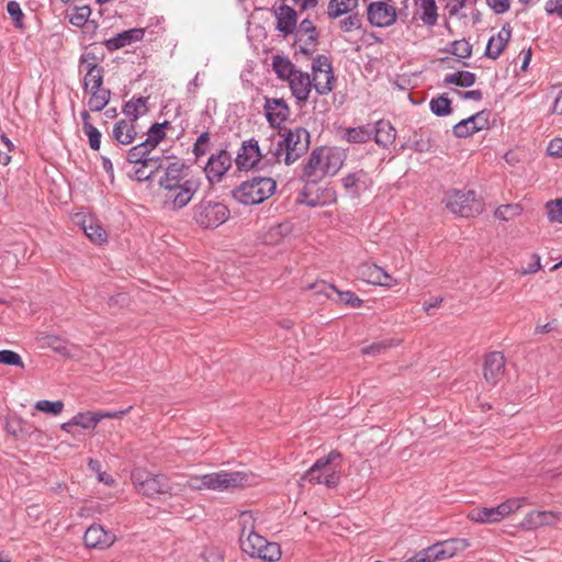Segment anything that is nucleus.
I'll return each mask as SVG.
<instances>
[{"mask_svg":"<svg viewBox=\"0 0 562 562\" xmlns=\"http://www.w3.org/2000/svg\"><path fill=\"white\" fill-rule=\"evenodd\" d=\"M165 191V203L173 210L184 207L200 188V180L189 177L184 164L170 162L159 180Z\"/></svg>","mask_w":562,"mask_h":562,"instance_id":"1","label":"nucleus"},{"mask_svg":"<svg viewBox=\"0 0 562 562\" xmlns=\"http://www.w3.org/2000/svg\"><path fill=\"white\" fill-rule=\"evenodd\" d=\"M346 154L338 147H318L314 149L303 169L307 182H317L325 176L336 175L344 165Z\"/></svg>","mask_w":562,"mask_h":562,"instance_id":"2","label":"nucleus"},{"mask_svg":"<svg viewBox=\"0 0 562 562\" xmlns=\"http://www.w3.org/2000/svg\"><path fill=\"white\" fill-rule=\"evenodd\" d=\"M272 69L282 81H286L292 95L299 104L305 103L313 89L311 75L299 69L288 57L274 55Z\"/></svg>","mask_w":562,"mask_h":562,"instance_id":"3","label":"nucleus"},{"mask_svg":"<svg viewBox=\"0 0 562 562\" xmlns=\"http://www.w3.org/2000/svg\"><path fill=\"white\" fill-rule=\"evenodd\" d=\"M341 454L333 450L327 456L322 457L301 476V481H306L314 485H325L328 488H335L339 485L341 479Z\"/></svg>","mask_w":562,"mask_h":562,"instance_id":"4","label":"nucleus"},{"mask_svg":"<svg viewBox=\"0 0 562 562\" xmlns=\"http://www.w3.org/2000/svg\"><path fill=\"white\" fill-rule=\"evenodd\" d=\"M276 188L277 183L272 178L256 177L237 187L233 191V196L246 205L259 204L270 198Z\"/></svg>","mask_w":562,"mask_h":562,"instance_id":"5","label":"nucleus"},{"mask_svg":"<svg viewBox=\"0 0 562 562\" xmlns=\"http://www.w3.org/2000/svg\"><path fill=\"white\" fill-rule=\"evenodd\" d=\"M131 480L138 493L149 498H158L161 495H171V485L167 476L154 474L144 468L132 471Z\"/></svg>","mask_w":562,"mask_h":562,"instance_id":"6","label":"nucleus"},{"mask_svg":"<svg viewBox=\"0 0 562 562\" xmlns=\"http://www.w3.org/2000/svg\"><path fill=\"white\" fill-rule=\"evenodd\" d=\"M258 484L259 476L250 471H218L209 473L207 490L224 492Z\"/></svg>","mask_w":562,"mask_h":562,"instance_id":"7","label":"nucleus"},{"mask_svg":"<svg viewBox=\"0 0 562 562\" xmlns=\"http://www.w3.org/2000/svg\"><path fill=\"white\" fill-rule=\"evenodd\" d=\"M470 547V542L463 538H452L437 542L413 555L409 562H441L456 557Z\"/></svg>","mask_w":562,"mask_h":562,"instance_id":"8","label":"nucleus"},{"mask_svg":"<svg viewBox=\"0 0 562 562\" xmlns=\"http://www.w3.org/2000/svg\"><path fill=\"white\" fill-rule=\"evenodd\" d=\"M446 207L461 217H474L483 211V203L474 191L451 190L443 200Z\"/></svg>","mask_w":562,"mask_h":562,"instance_id":"9","label":"nucleus"},{"mask_svg":"<svg viewBox=\"0 0 562 562\" xmlns=\"http://www.w3.org/2000/svg\"><path fill=\"white\" fill-rule=\"evenodd\" d=\"M241 550L251 558H258L266 562H276L281 559L282 551L277 542H269L258 532L243 538L240 541Z\"/></svg>","mask_w":562,"mask_h":562,"instance_id":"10","label":"nucleus"},{"mask_svg":"<svg viewBox=\"0 0 562 562\" xmlns=\"http://www.w3.org/2000/svg\"><path fill=\"white\" fill-rule=\"evenodd\" d=\"M312 85L319 95H326L334 90L335 76L331 63L325 55H317L312 61Z\"/></svg>","mask_w":562,"mask_h":562,"instance_id":"11","label":"nucleus"},{"mask_svg":"<svg viewBox=\"0 0 562 562\" xmlns=\"http://www.w3.org/2000/svg\"><path fill=\"white\" fill-rule=\"evenodd\" d=\"M228 209L220 202L203 201L195 210L196 223L206 228L217 227L228 218Z\"/></svg>","mask_w":562,"mask_h":562,"instance_id":"12","label":"nucleus"},{"mask_svg":"<svg viewBox=\"0 0 562 562\" xmlns=\"http://www.w3.org/2000/svg\"><path fill=\"white\" fill-rule=\"evenodd\" d=\"M398 16L402 18L403 12L397 11L389 1H373L367 8L368 21L375 27H389Z\"/></svg>","mask_w":562,"mask_h":562,"instance_id":"13","label":"nucleus"},{"mask_svg":"<svg viewBox=\"0 0 562 562\" xmlns=\"http://www.w3.org/2000/svg\"><path fill=\"white\" fill-rule=\"evenodd\" d=\"M282 140L285 146L284 164L290 166L308 149L310 133L303 127H297L293 131H289Z\"/></svg>","mask_w":562,"mask_h":562,"instance_id":"14","label":"nucleus"},{"mask_svg":"<svg viewBox=\"0 0 562 562\" xmlns=\"http://www.w3.org/2000/svg\"><path fill=\"white\" fill-rule=\"evenodd\" d=\"M506 359L499 351H493L484 357L483 378L490 386L497 385L505 375Z\"/></svg>","mask_w":562,"mask_h":562,"instance_id":"15","label":"nucleus"},{"mask_svg":"<svg viewBox=\"0 0 562 562\" xmlns=\"http://www.w3.org/2000/svg\"><path fill=\"white\" fill-rule=\"evenodd\" d=\"M116 541V536L101 525H91L83 535V543L89 549L105 550Z\"/></svg>","mask_w":562,"mask_h":562,"instance_id":"16","label":"nucleus"},{"mask_svg":"<svg viewBox=\"0 0 562 562\" xmlns=\"http://www.w3.org/2000/svg\"><path fill=\"white\" fill-rule=\"evenodd\" d=\"M232 165V156L227 150H220L210 156L204 171L211 183L220 182Z\"/></svg>","mask_w":562,"mask_h":562,"instance_id":"17","label":"nucleus"},{"mask_svg":"<svg viewBox=\"0 0 562 562\" xmlns=\"http://www.w3.org/2000/svg\"><path fill=\"white\" fill-rule=\"evenodd\" d=\"M262 157L263 155L261 154L258 142L250 138L243 143L237 153L235 162L239 170H250L259 164Z\"/></svg>","mask_w":562,"mask_h":562,"instance_id":"18","label":"nucleus"},{"mask_svg":"<svg viewBox=\"0 0 562 562\" xmlns=\"http://www.w3.org/2000/svg\"><path fill=\"white\" fill-rule=\"evenodd\" d=\"M263 111L272 127H279L290 116V108L282 98H266Z\"/></svg>","mask_w":562,"mask_h":562,"instance_id":"19","label":"nucleus"},{"mask_svg":"<svg viewBox=\"0 0 562 562\" xmlns=\"http://www.w3.org/2000/svg\"><path fill=\"white\" fill-rule=\"evenodd\" d=\"M488 125L487 113L484 111L477 112L468 119L461 120L453 126V134L457 137L463 138L473 135L486 128Z\"/></svg>","mask_w":562,"mask_h":562,"instance_id":"20","label":"nucleus"},{"mask_svg":"<svg viewBox=\"0 0 562 562\" xmlns=\"http://www.w3.org/2000/svg\"><path fill=\"white\" fill-rule=\"evenodd\" d=\"M296 43L300 45V52L304 55H311L314 52V47L318 37L315 25L308 19L303 20L300 25H296L294 31Z\"/></svg>","mask_w":562,"mask_h":562,"instance_id":"21","label":"nucleus"},{"mask_svg":"<svg viewBox=\"0 0 562 562\" xmlns=\"http://www.w3.org/2000/svg\"><path fill=\"white\" fill-rule=\"evenodd\" d=\"M102 420L101 411L97 412H80L76 414L68 422L60 425L61 430L74 434V427H81L82 429H94L97 425Z\"/></svg>","mask_w":562,"mask_h":562,"instance_id":"22","label":"nucleus"},{"mask_svg":"<svg viewBox=\"0 0 562 562\" xmlns=\"http://www.w3.org/2000/svg\"><path fill=\"white\" fill-rule=\"evenodd\" d=\"M359 273L366 282L374 285L392 288L397 284V281L392 276L375 265L361 266Z\"/></svg>","mask_w":562,"mask_h":562,"instance_id":"23","label":"nucleus"},{"mask_svg":"<svg viewBox=\"0 0 562 562\" xmlns=\"http://www.w3.org/2000/svg\"><path fill=\"white\" fill-rule=\"evenodd\" d=\"M274 15L277 19L276 27L283 36L294 33L297 24V14L293 8L283 4L274 11Z\"/></svg>","mask_w":562,"mask_h":562,"instance_id":"24","label":"nucleus"},{"mask_svg":"<svg viewBox=\"0 0 562 562\" xmlns=\"http://www.w3.org/2000/svg\"><path fill=\"white\" fill-rule=\"evenodd\" d=\"M558 519L555 513L550 510H531L521 520L520 527L525 530H533L542 526L551 525Z\"/></svg>","mask_w":562,"mask_h":562,"instance_id":"25","label":"nucleus"},{"mask_svg":"<svg viewBox=\"0 0 562 562\" xmlns=\"http://www.w3.org/2000/svg\"><path fill=\"white\" fill-rule=\"evenodd\" d=\"M144 29H131L105 41L104 45L109 50H116L144 37Z\"/></svg>","mask_w":562,"mask_h":562,"instance_id":"26","label":"nucleus"},{"mask_svg":"<svg viewBox=\"0 0 562 562\" xmlns=\"http://www.w3.org/2000/svg\"><path fill=\"white\" fill-rule=\"evenodd\" d=\"M112 136L121 145L132 144L137 136L135 123L126 119L117 121L113 126Z\"/></svg>","mask_w":562,"mask_h":562,"instance_id":"27","label":"nucleus"},{"mask_svg":"<svg viewBox=\"0 0 562 562\" xmlns=\"http://www.w3.org/2000/svg\"><path fill=\"white\" fill-rule=\"evenodd\" d=\"M512 36V31L507 26H503L502 30L494 36H492L486 45L485 55L488 58L496 59L506 47Z\"/></svg>","mask_w":562,"mask_h":562,"instance_id":"28","label":"nucleus"},{"mask_svg":"<svg viewBox=\"0 0 562 562\" xmlns=\"http://www.w3.org/2000/svg\"><path fill=\"white\" fill-rule=\"evenodd\" d=\"M292 225L288 222L271 227L266 234V245L274 246L292 241Z\"/></svg>","mask_w":562,"mask_h":562,"instance_id":"29","label":"nucleus"},{"mask_svg":"<svg viewBox=\"0 0 562 562\" xmlns=\"http://www.w3.org/2000/svg\"><path fill=\"white\" fill-rule=\"evenodd\" d=\"M372 131L374 132V140L379 146L386 148L395 142L396 131L387 121H378Z\"/></svg>","mask_w":562,"mask_h":562,"instance_id":"30","label":"nucleus"},{"mask_svg":"<svg viewBox=\"0 0 562 562\" xmlns=\"http://www.w3.org/2000/svg\"><path fill=\"white\" fill-rule=\"evenodd\" d=\"M527 504L526 497H512L501 503L499 505L493 507L496 514L497 522H501L505 518H508L516 512H518L521 507Z\"/></svg>","mask_w":562,"mask_h":562,"instance_id":"31","label":"nucleus"},{"mask_svg":"<svg viewBox=\"0 0 562 562\" xmlns=\"http://www.w3.org/2000/svg\"><path fill=\"white\" fill-rule=\"evenodd\" d=\"M318 291L324 292L326 296L330 297V294L326 292L323 288H328L331 291H335L338 294V300L345 304H348L352 307H358L361 305V300L351 291H338L335 285H326L325 282H316L305 286V290L318 289Z\"/></svg>","mask_w":562,"mask_h":562,"instance_id":"32","label":"nucleus"},{"mask_svg":"<svg viewBox=\"0 0 562 562\" xmlns=\"http://www.w3.org/2000/svg\"><path fill=\"white\" fill-rule=\"evenodd\" d=\"M92 11L89 5L75 7L69 15V22L76 27L92 26L93 31L98 29V23L90 20Z\"/></svg>","mask_w":562,"mask_h":562,"instance_id":"33","label":"nucleus"},{"mask_svg":"<svg viewBox=\"0 0 562 562\" xmlns=\"http://www.w3.org/2000/svg\"><path fill=\"white\" fill-rule=\"evenodd\" d=\"M147 102L148 98L145 97L133 98L124 104L123 113L128 117V121L135 123L148 112Z\"/></svg>","mask_w":562,"mask_h":562,"instance_id":"34","label":"nucleus"},{"mask_svg":"<svg viewBox=\"0 0 562 562\" xmlns=\"http://www.w3.org/2000/svg\"><path fill=\"white\" fill-rule=\"evenodd\" d=\"M359 4V0H329L327 15L336 20L342 15L351 13Z\"/></svg>","mask_w":562,"mask_h":562,"instance_id":"35","label":"nucleus"},{"mask_svg":"<svg viewBox=\"0 0 562 562\" xmlns=\"http://www.w3.org/2000/svg\"><path fill=\"white\" fill-rule=\"evenodd\" d=\"M237 524L239 526V541L245 537L256 533V516L254 512L245 510L239 513Z\"/></svg>","mask_w":562,"mask_h":562,"instance_id":"36","label":"nucleus"},{"mask_svg":"<svg viewBox=\"0 0 562 562\" xmlns=\"http://www.w3.org/2000/svg\"><path fill=\"white\" fill-rule=\"evenodd\" d=\"M90 98L88 100V106L90 111L99 112L102 111L111 99V91L105 88L90 90Z\"/></svg>","mask_w":562,"mask_h":562,"instance_id":"37","label":"nucleus"},{"mask_svg":"<svg viewBox=\"0 0 562 562\" xmlns=\"http://www.w3.org/2000/svg\"><path fill=\"white\" fill-rule=\"evenodd\" d=\"M467 518L476 524H497L493 507H474L467 514Z\"/></svg>","mask_w":562,"mask_h":562,"instance_id":"38","label":"nucleus"},{"mask_svg":"<svg viewBox=\"0 0 562 562\" xmlns=\"http://www.w3.org/2000/svg\"><path fill=\"white\" fill-rule=\"evenodd\" d=\"M82 231L91 243L101 245L106 241V233L104 228L92 218H89L88 223L86 221L83 222Z\"/></svg>","mask_w":562,"mask_h":562,"instance_id":"39","label":"nucleus"},{"mask_svg":"<svg viewBox=\"0 0 562 562\" xmlns=\"http://www.w3.org/2000/svg\"><path fill=\"white\" fill-rule=\"evenodd\" d=\"M418 5L422 9L420 20L428 26H434L437 23L438 14L435 0H418Z\"/></svg>","mask_w":562,"mask_h":562,"instance_id":"40","label":"nucleus"},{"mask_svg":"<svg viewBox=\"0 0 562 562\" xmlns=\"http://www.w3.org/2000/svg\"><path fill=\"white\" fill-rule=\"evenodd\" d=\"M153 148H149L145 142L132 147L126 156V160L134 166L142 164L153 153Z\"/></svg>","mask_w":562,"mask_h":562,"instance_id":"41","label":"nucleus"},{"mask_svg":"<svg viewBox=\"0 0 562 562\" xmlns=\"http://www.w3.org/2000/svg\"><path fill=\"white\" fill-rule=\"evenodd\" d=\"M169 125V122L164 123H155L147 132V138L144 140L149 148L154 150L159 145V143L165 138L166 133L165 128Z\"/></svg>","mask_w":562,"mask_h":562,"instance_id":"42","label":"nucleus"},{"mask_svg":"<svg viewBox=\"0 0 562 562\" xmlns=\"http://www.w3.org/2000/svg\"><path fill=\"white\" fill-rule=\"evenodd\" d=\"M373 131L366 126L347 128L345 139L348 143L362 144L371 139Z\"/></svg>","mask_w":562,"mask_h":562,"instance_id":"43","label":"nucleus"},{"mask_svg":"<svg viewBox=\"0 0 562 562\" xmlns=\"http://www.w3.org/2000/svg\"><path fill=\"white\" fill-rule=\"evenodd\" d=\"M445 83L459 87H471L475 82V75L470 71H457L445 77Z\"/></svg>","mask_w":562,"mask_h":562,"instance_id":"44","label":"nucleus"},{"mask_svg":"<svg viewBox=\"0 0 562 562\" xmlns=\"http://www.w3.org/2000/svg\"><path fill=\"white\" fill-rule=\"evenodd\" d=\"M401 342H402L401 339L391 338V339L374 342L368 347H364V348H362L361 352L363 355L378 356V355L383 353L385 350H387L390 348L400 346Z\"/></svg>","mask_w":562,"mask_h":562,"instance_id":"45","label":"nucleus"},{"mask_svg":"<svg viewBox=\"0 0 562 562\" xmlns=\"http://www.w3.org/2000/svg\"><path fill=\"white\" fill-rule=\"evenodd\" d=\"M103 69L99 65V57L92 52H85L79 59V72H91Z\"/></svg>","mask_w":562,"mask_h":562,"instance_id":"46","label":"nucleus"},{"mask_svg":"<svg viewBox=\"0 0 562 562\" xmlns=\"http://www.w3.org/2000/svg\"><path fill=\"white\" fill-rule=\"evenodd\" d=\"M366 179L367 173L363 170H358L342 178V184L347 190H351L355 193H358L361 184L366 183Z\"/></svg>","mask_w":562,"mask_h":562,"instance_id":"47","label":"nucleus"},{"mask_svg":"<svg viewBox=\"0 0 562 562\" xmlns=\"http://www.w3.org/2000/svg\"><path fill=\"white\" fill-rule=\"evenodd\" d=\"M64 407H65V405H64L63 401L52 402V401H47V400H42V401H37L34 405V408L36 411L45 413V414H49L53 416L59 415L64 411Z\"/></svg>","mask_w":562,"mask_h":562,"instance_id":"48","label":"nucleus"},{"mask_svg":"<svg viewBox=\"0 0 562 562\" xmlns=\"http://www.w3.org/2000/svg\"><path fill=\"white\" fill-rule=\"evenodd\" d=\"M429 106L431 112L437 116H445L451 113V101L445 95L434 98Z\"/></svg>","mask_w":562,"mask_h":562,"instance_id":"49","label":"nucleus"},{"mask_svg":"<svg viewBox=\"0 0 562 562\" xmlns=\"http://www.w3.org/2000/svg\"><path fill=\"white\" fill-rule=\"evenodd\" d=\"M103 74L104 69L86 72L83 76L85 89L87 91L101 89L103 85Z\"/></svg>","mask_w":562,"mask_h":562,"instance_id":"50","label":"nucleus"},{"mask_svg":"<svg viewBox=\"0 0 562 562\" xmlns=\"http://www.w3.org/2000/svg\"><path fill=\"white\" fill-rule=\"evenodd\" d=\"M521 213V206L519 204H505L501 205L495 211V217L501 221H510L517 217Z\"/></svg>","mask_w":562,"mask_h":562,"instance_id":"51","label":"nucleus"},{"mask_svg":"<svg viewBox=\"0 0 562 562\" xmlns=\"http://www.w3.org/2000/svg\"><path fill=\"white\" fill-rule=\"evenodd\" d=\"M339 27L345 33H350L361 27V18L358 13H349L346 18L340 20Z\"/></svg>","mask_w":562,"mask_h":562,"instance_id":"52","label":"nucleus"},{"mask_svg":"<svg viewBox=\"0 0 562 562\" xmlns=\"http://www.w3.org/2000/svg\"><path fill=\"white\" fill-rule=\"evenodd\" d=\"M0 363L24 369V362L21 356L12 350H0Z\"/></svg>","mask_w":562,"mask_h":562,"instance_id":"53","label":"nucleus"},{"mask_svg":"<svg viewBox=\"0 0 562 562\" xmlns=\"http://www.w3.org/2000/svg\"><path fill=\"white\" fill-rule=\"evenodd\" d=\"M451 53L459 58H469L472 54V46L465 40L454 41L451 45Z\"/></svg>","mask_w":562,"mask_h":562,"instance_id":"54","label":"nucleus"},{"mask_svg":"<svg viewBox=\"0 0 562 562\" xmlns=\"http://www.w3.org/2000/svg\"><path fill=\"white\" fill-rule=\"evenodd\" d=\"M186 486L193 491L207 490L209 473L202 475H191L186 482Z\"/></svg>","mask_w":562,"mask_h":562,"instance_id":"55","label":"nucleus"},{"mask_svg":"<svg viewBox=\"0 0 562 562\" xmlns=\"http://www.w3.org/2000/svg\"><path fill=\"white\" fill-rule=\"evenodd\" d=\"M209 146H210V134L207 132H204L198 137V139L194 144L193 153H194L195 157L199 158V157L204 156L209 150Z\"/></svg>","mask_w":562,"mask_h":562,"instance_id":"56","label":"nucleus"},{"mask_svg":"<svg viewBox=\"0 0 562 562\" xmlns=\"http://www.w3.org/2000/svg\"><path fill=\"white\" fill-rule=\"evenodd\" d=\"M547 211L551 222H562V199L548 202Z\"/></svg>","mask_w":562,"mask_h":562,"instance_id":"57","label":"nucleus"},{"mask_svg":"<svg viewBox=\"0 0 562 562\" xmlns=\"http://www.w3.org/2000/svg\"><path fill=\"white\" fill-rule=\"evenodd\" d=\"M540 268H541L540 257L538 255H532L530 261L527 265H521V267L518 268L516 272L519 276H526V274L536 273L537 271L540 270Z\"/></svg>","mask_w":562,"mask_h":562,"instance_id":"58","label":"nucleus"},{"mask_svg":"<svg viewBox=\"0 0 562 562\" xmlns=\"http://www.w3.org/2000/svg\"><path fill=\"white\" fill-rule=\"evenodd\" d=\"M85 134L89 138V146L93 150H99L101 145V133L95 126H87V130H83Z\"/></svg>","mask_w":562,"mask_h":562,"instance_id":"59","label":"nucleus"},{"mask_svg":"<svg viewBox=\"0 0 562 562\" xmlns=\"http://www.w3.org/2000/svg\"><path fill=\"white\" fill-rule=\"evenodd\" d=\"M7 11L10 14V16L14 20L15 26L20 27L22 25V19L24 16L20 4L16 1H9L7 4Z\"/></svg>","mask_w":562,"mask_h":562,"instance_id":"60","label":"nucleus"},{"mask_svg":"<svg viewBox=\"0 0 562 562\" xmlns=\"http://www.w3.org/2000/svg\"><path fill=\"white\" fill-rule=\"evenodd\" d=\"M161 162H162L161 157L150 155L142 164L148 170V172H150V178H153L154 175L161 168Z\"/></svg>","mask_w":562,"mask_h":562,"instance_id":"61","label":"nucleus"},{"mask_svg":"<svg viewBox=\"0 0 562 562\" xmlns=\"http://www.w3.org/2000/svg\"><path fill=\"white\" fill-rule=\"evenodd\" d=\"M486 2L496 14L505 13L510 7V0H486Z\"/></svg>","mask_w":562,"mask_h":562,"instance_id":"62","label":"nucleus"},{"mask_svg":"<svg viewBox=\"0 0 562 562\" xmlns=\"http://www.w3.org/2000/svg\"><path fill=\"white\" fill-rule=\"evenodd\" d=\"M548 154L553 157H562V138H554L548 145Z\"/></svg>","mask_w":562,"mask_h":562,"instance_id":"63","label":"nucleus"},{"mask_svg":"<svg viewBox=\"0 0 562 562\" xmlns=\"http://www.w3.org/2000/svg\"><path fill=\"white\" fill-rule=\"evenodd\" d=\"M546 11L549 14H557L562 18V0H549L546 3Z\"/></svg>","mask_w":562,"mask_h":562,"instance_id":"64","label":"nucleus"}]
</instances>
